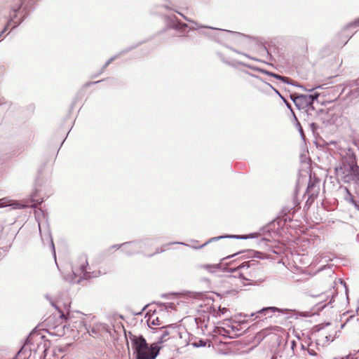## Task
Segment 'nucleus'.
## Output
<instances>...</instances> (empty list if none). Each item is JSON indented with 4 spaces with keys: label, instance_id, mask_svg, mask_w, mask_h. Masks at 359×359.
Masks as SVG:
<instances>
[{
    "label": "nucleus",
    "instance_id": "9b49d317",
    "mask_svg": "<svg viewBox=\"0 0 359 359\" xmlns=\"http://www.w3.org/2000/svg\"><path fill=\"white\" fill-rule=\"evenodd\" d=\"M160 336H159V341L161 343L166 341L169 337H174V334L177 332L175 329L172 327V326H163L162 328L160 330Z\"/></svg>",
    "mask_w": 359,
    "mask_h": 359
},
{
    "label": "nucleus",
    "instance_id": "7ed1b4c3",
    "mask_svg": "<svg viewBox=\"0 0 359 359\" xmlns=\"http://www.w3.org/2000/svg\"><path fill=\"white\" fill-rule=\"evenodd\" d=\"M132 341L137 353V359H155L158 355V346L155 344L149 346L142 336H135Z\"/></svg>",
    "mask_w": 359,
    "mask_h": 359
},
{
    "label": "nucleus",
    "instance_id": "9d476101",
    "mask_svg": "<svg viewBox=\"0 0 359 359\" xmlns=\"http://www.w3.org/2000/svg\"><path fill=\"white\" fill-rule=\"evenodd\" d=\"M167 20L168 22V26L175 30L184 32L185 29L188 27V25L186 23L180 22L175 15L168 16Z\"/></svg>",
    "mask_w": 359,
    "mask_h": 359
},
{
    "label": "nucleus",
    "instance_id": "5701e85b",
    "mask_svg": "<svg viewBox=\"0 0 359 359\" xmlns=\"http://www.w3.org/2000/svg\"><path fill=\"white\" fill-rule=\"evenodd\" d=\"M257 79H258L260 82L262 83V86H263V88L265 89L266 90H268V89H271V90H273L277 95H278V96H280L283 100L284 102H286V100L284 99V97L280 95V93H279V91L278 90H276V88H274L271 84H269V83H266V82H264L261 79L257 77Z\"/></svg>",
    "mask_w": 359,
    "mask_h": 359
},
{
    "label": "nucleus",
    "instance_id": "f704fd0d",
    "mask_svg": "<svg viewBox=\"0 0 359 359\" xmlns=\"http://www.w3.org/2000/svg\"><path fill=\"white\" fill-rule=\"evenodd\" d=\"M181 245H185L184 243H179Z\"/></svg>",
    "mask_w": 359,
    "mask_h": 359
},
{
    "label": "nucleus",
    "instance_id": "423d86ee",
    "mask_svg": "<svg viewBox=\"0 0 359 359\" xmlns=\"http://www.w3.org/2000/svg\"><path fill=\"white\" fill-rule=\"evenodd\" d=\"M69 320L68 326L65 327L67 330H70L72 332L71 336L73 338L78 337L80 333L85 332L87 330V327L81 318H76L75 320L69 318Z\"/></svg>",
    "mask_w": 359,
    "mask_h": 359
},
{
    "label": "nucleus",
    "instance_id": "6ab92c4d",
    "mask_svg": "<svg viewBox=\"0 0 359 359\" xmlns=\"http://www.w3.org/2000/svg\"><path fill=\"white\" fill-rule=\"evenodd\" d=\"M200 268L207 270L210 273H214L222 268V263L215 264H202Z\"/></svg>",
    "mask_w": 359,
    "mask_h": 359
},
{
    "label": "nucleus",
    "instance_id": "c756f323",
    "mask_svg": "<svg viewBox=\"0 0 359 359\" xmlns=\"http://www.w3.org/2000/svg\"><path fill=\"white\" fill-rule=\"evenodd\" d=\"M220 312L222 314H224L225 312H226L228 310L226 308L219 309Z\"/></svg>",
    "mask_w": 359,
    "mask_h": 359
},
{
    "label": "nucleus",
    "instance_id": "ddd939ff",
    "mask_svg": "<svg viewBox=\"0 0 359 359\" xmlns=\"http://www.w3.org/2000/svg\"><path fill=\"white\" fill-rule=\"evenodd\" d=\"M319 192V185L315 182L310 180L306 189V194L308 196V199L313 200Z\"/></svg>",
    "mask_w": 359,
    "mask_h": 359
},
{
    "label": "nucleus",
    "instance_id": "2eb2a0df",
    "mask_svg": "<svg viewBox=\"0 0 359 359\" xmlns=\"http://www.w3.org/2000/svg\"><path fill=\"white\" fill-rule=\"evenodd\" d=\"M145 318H147V325L151 328H154V327L156 325H163L162 321L159 318L158 313L156 311L151 314L147 315Z\"/></svg>",
    "mask_w": 359,
    "mask_h": 359
},
{
    "label": "nucleus",
    "instance_id": "412c9836",
    "mask_svg": "<svg viewBox=\"0 0 359 359\" xmlns=\"http://www.w3.org/2000/svg\"><path fill=\"white\" fill-rule=\"evenodd\" d=\"M346 97L350 100H355L359 97V86L355 84L353 88L346 94Z\"/></svg>",
    "mask_w": 359,
    "mask_h": 359
},
{
    "label": "nucleus",
    "instance_id": "7c9ffc66",
    "mask_svg": "<svg viewBox=\"0 0 359 359\" xmlns=\"http://www.w3.org/2000/svg\"><path fill=\"white\" fill-rule=\"evenodd\" d=\"M163 251H164V250H161V251L156 250V252H154V253L149 254L148 255H149V256H151V255H155V254H157V253L161 252H163Z\"/></svg>",
    "mask_w": 359,
    "mask_h": 359
},
{
    "label": "nucleus",
    "instance_id": "f8f14e48",
    "mask_svg": "<svg viewBox=\"0 0 359 359\" xmlns=\"http://www.w3.org/2000/svg\"><path fill=\"white\" fill-rule=\"evenodd\" d=\"M11 207L12 209H22L25 205L20 203L13 201L8 197H4L0 199V208Z\"/></svg>",
    "mask_w": 359,
    "mask_h": 359
},
{
    "label": "nucleus",
    "instance_id": "dca6fc26",
    "mask_svg": "<svg viewBox=\"0 0 359 359\" xmlns=\"http://www.w3.org/2000/svg\"><path fill=\"white\" fill-rule=\"evenodd\" d=\"M228 237H229V236H221L213 237V238H210L208 241H206L202 245H201V246H195V245H194L193 248H202L203 247L205 246L206 245H208V243H211L212 241H218V240H219L221 238H228ZM231 237H234V236H231ZM235 238H241V239H246L248 238V236H235Z\"/></svg>",
    "mask_w": 359,
    "mask_h": 359
},
{
    "label": "nucleus",
    "instance_id": "f3484780",
    "mask_svg": "<svg viewBox=\"0 0 359 359\" xmlns=\"http://www.w3.org/2000/svg\"><path fill=\"white\" fill-rule=\"evenodd\" d=\"M235 330L236 327L233 326H228V329L226 327H217L215 332L223 336H227L229 335L231 332H234ZM236 330H238V329H236Z\"/></svg>",
    "mask_w": 359,
    "mask_h": 359
},
{
    "label": "nucleus",
    "instance_id": "bb28decb",
    "mask_svg": "<svg viewBox=\"0 0 359 359\" xmlns=\"http://www.w3.org/2000/svg\"><path fill=\"white\" fill-rule=\"evenodd\" d=\"M118 57V55H115L114 57H111L110 59L107 60V62L105 63L104 68H106L111 62H112L115 59H116Z\"/></svg>",
    "mask_w": 359,
    "mask_h": 359
},
{
    "label": "nucleus",
    "instance_id": "f03ea898",
    "mask_svg": "<svg viewBox=\"0 0 359 359\" xmlns=\"http://www.w3.org/2000/svg\"><path fill=\"white\" fill-rule=\"evenodd\" d=\"M227 271L235 273V276L248 281L249 285H255L263 280L261 264L255 259L245 262L236 267H229Z\"/></svg>",
    "mask_w": 359,
    "mask_h": 359
},
{
    "label": "nucleus",
    "instance_id": "2f4dec72",
    "mask_svg": "<svg viewBox=\"0 0 359 359\" xmlns=\"http://www.w3.org/2000/svg\"><path fill=\"white\" fill-rule=\"evenodd\" d=\"M233 256H235V255H231V256H228V257H225V258L222 259V260L227 259H229V258H230V257H233Z\"/></svg>",
    "mask_w": 359,
    "mask_h": 359
},
{
    "label": "nucleus",
    "instance_id": "cd10ccee",
    "mask_svg": "<svg viewBox=\"0 0 359 359\" xmlns=\"http://www.w3.org/2000/svg\"><path fill=\"white\" fill-rule=\"evenodd\" d=\"M359 25V18L358 19H356L355 21L352 22L351 23H350V25H348V27H352V26H358Z\"/></svg>",
    "mask_w": 359,
    "mask_h": 359
},
{
    "label": "nucleus",
    "instance_id": "393cba45",
    "mask_svg": "<svg viewBox=\"0 0 359 359\" xmlns=\"http://www.w3.org/2000/svg\"><path fill=\"white\" fill-rule=\"evenodd\" d=\"M192 345L194 347H204L206 345V342L202 339H200L197 341H194L192 343Z\"/></svg>",
    "mask_w": 359,
    "mask_h": 359
},
{
    "label": "nucleus",
    "instance_id": "c85d7f7f",
    "mask_svg": "<svg viewBox=\"0 0 359 359\" xmlns=\"http://www.w3.org/2000/svg\"><path fill=\"white\" fill-rule=\"evenodd\" d=\"M179 15H180L182 17H183V18L189 22H191V20L187 18L186 16H184L182 13L178 12V11H176Z\"/></svg>",
    "mask_w": 359,
    "mask_h": 359
},
{
    "label": "nucleus",
    "instance_id": "aec40b11",
    "mask_svg": "<svg viewBox=\"0 0 359 359\" xmlns=\"http://www.w3.org/2000/svg\"><path fill=\"white\" fill-rule=\"evenodd\" d=\"M339 191L344 194V198L346 201L354 203L353 197L347 187L341 186Z\"/></svg>",
    "mask_w": 359,
    "mask_h": 359
},
{
    "label": "nucleus",
    "instance_id": "b1692460",
    "mask_svg": "<svg viewBox=\"0 0 359 359\" xmlns=\"http://www.w3.org/2000/svg\"><path fill=\"white\" fill-rule=\"evenodd\" d=\"M19 6H20V8H22V4H18V5L13 6L11 9H13L15 7L17 8ZM11 11L12 10H11L9 12H11ZM7 13H8V12L6 11H5L4 9H2V8H0V22L1 21V20L4 18H7V20H8L10 13H8V16L6 15Z\"/></svg>",
    "mask_w": 359,
    "mask_h": 359
},
{
    "label": "nucleus",
    "instance_id": "4468645a",
    "mask_svg": "<svg viewBox=\"0 0 359 359\" xmlns=\"http://www.w3.org/2000/svg\"><path fill=\"white\" fill-rule=\"evenodd\" d=\"M277 311H279V309L276 307H273V306L265 307V308H263L255 313H252L250 315L245 314L244 316L245 317H255V318H258V315L269 316L270 313H274Z\"/></svg>",
    "mask_w": 359,
    "mask_h": 359
},
{
    "label": "nucleus",
    "instance_id": "4be33fe9",
    "mask_svg": "<svg viewBox=\"0 0 359 359\" xmlns=\"http://www.w3.org/2000/svg\"><path fill=\"white\" fill-rule=\"evenodd\" d=\"M106 327H105V325H102V324H97L95 326H93L90 330H86V332H88L90 335H97V334H100V332L101 330H105Z\"/></svg>",
    "mask_w": 359,
    "mask_h": 359
},
{
    "label": "nucleus",
    "instance_id": "a211bd4d",
    "mask_svg": "<svg viewBox=\"0 0 359 359\" xmlns=\"http://www.w3.org/2000/svg\"><path fill=\"white\" fill-rule=\"evenodd\" d=\"M260 72H262V73L265 74H267L270 76H272L273 78H276L278 80H280L285 83H290L292 85H295L294 83L292 82H290V79L287 77H285V76H282L279 74H274V73H272V72H268L266 70H260Z\"/></svg>",
    "mask_w": 359,
    "mask_h": 359
},
{
    "label": "nucleus",
    "instance_id": "6e6552de",
    "mask_svg": "<svg viewBox=\"0 0 359 359\" xmlns=\"http://www.w3.org/2000/svg\"><path fill=\"white\" fill-rule=\"evenodd\" d=\"M342 118L340 110L330 109L325 115L323 122L327 126H339L342 123Z\"/></svg>",
    "mask_w": 359,
    "mask_h": 359
},
{
    "label": "nucleus",
    "instance_id": "1a4fd4ad",
    "mask_svg": "<svg viewBox=\"0 0 359 359\" xmlns=\"http://www.w3.org/2000/svg\"><path fill=\"white\" fill-rule=\"evenodd\" d=\"M39 229L41 235V238L42 240V242L44 243L45 242L49 243L51 245V248L53 252L54 257L55 258V246L53 243V241L51 236V233L49 229V227L48 225H46V226H43V230L42 229V224L41 222H39Z\"/></svg>",
    "mask_w": 359,
    "mask_h": 359
},
{
    "label": "nucleus",
    "instance_id": "473e14b6",
    "mask_svg": "<svg viewBox=\"0 0 359 359\" xmlns=\"http://www.w3.org/2000/svg\"><path fill=\"white\" fill-rule=\"evenodd\" d=\"M257 257H259V258H262H262H264V257H263V256H257Z\"/></svg>",
    "mask_w": 359,
    "mask_h": 359
},
{
    "label": "nucleus",
    "instance_id": "f257e3e1",
    "mask_svg": "<svg viewBox=\"0 0 359 359\" xmlns=\"http://www.w3.org/2000/svg\"><path fill=\"white\" fill-rule=\"evenodd\" d=\"M334 149V158L337 161L334 166V173L339 181L353 185L356 191H359V167L357 165L353 151L339 147L335 143H331Z\"/></svg>",
    "mask_w": 359,
    "mask_h": 359
},
{
    "label": "nucleus",
    "instance_id": "72a5a7b5",
    "mask_svg": "<svg viewBox=\"0 0 359 359\" xmlns=\"http://www.w3.org/2000/svg\"><path fill=\"white\" fill-rule=\"evenodd\" d=\"M287 106L288 107H290V105L288 103H287Z\"/></svg>",
    "mask_w": 359,
    "mask_h": 359
},
{
    "label": "nucleus",
    "instance_id": "a878e982",
    "mask_svg": "<svg viewBox=\"0 0 359 359\" xmlns=\"http://www.w3.org/2000/svg\"><path fill=\"white\" fill-rule=\"evenodd\" d=\"M307 352L310 355L315 357V359H320V357L318 355L317 353L314 350L309 348L307 349Z\"/></svg>",
    "mask_w": 359,
    "mask_h": 359
},
{
    "label": "nucleus",
    "instance_id": "20e7f679",
    "mask_svg": "<svg viewBox=\"0 0 359 359\" xmlns=\"http://www.w3.org/2000/svg\"><path fill=\"white\" fill-rule=\"evenodd\" d=\"M88 263L85 256L79 258V264L72 268L73 276L71 278H65L70 283H80L82 279H89L97 276V272H90L88 271Z\"/></svg>",
    "mask_w": 359,
    "mask_h": 359
},
{
    "label": "nucleus",
    "instance_id": "0eeeda50",
    "mask_svg": "<svg viewBox=\"0 0 359 359\" xmlns=\"http://www.w3.org/2000/svg\"><path fill=\"white\" fill-rule=\"evenodd\" d=\"M319 95L318 93L312 95H299L293 97L291 96L292 100L294 101L297 106L302 105L303 107H307L308 110L310 108H313L312 104L314 100H317Z\"/></svg>",
    "mask_w": 359,
    "mask_h": 359
},
{
    "label": "nucleus",
    "instance_id": "c9c22d12",
    "mask_svg": "<svg viewBox=\"0 0 359 359\" xmlns=\"http://www.w3.org/2000/svg\"><path fill=\"white\" fill-rule=\"evenodd\" d=\"M199 27L204 28V27H205V26H200Z\"/></svg>",
    "mask_w": 359,
    "mask_h": 359
},
{
    "label": "nucleus",
    "instance_id": "39448f33",
    "mask_svg": "<svg viewBox=\"0 0 359 359\" xmlns=\"http://www.w3.org/2000/svg\"><path fill=\"white\" fill-rule=\"evenodd\" d=\"M151 243V241L144 239L140 241L127 242L121 245H115L111 248L119 249L122 248V251L128 255L135 253H143L147 255V247Z\"/></svg>",
    "mask_w": 359,
    "mask_h": 359
}]
</instances>
